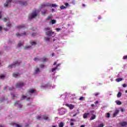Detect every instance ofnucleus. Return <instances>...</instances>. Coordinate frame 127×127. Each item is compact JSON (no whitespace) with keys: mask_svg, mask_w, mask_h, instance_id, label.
Segmentation results:
<instances>
[{"mask_svg":"<svg viewBox=\"0 0 127 127\" xmlns=\"http://www.w3.org/2000/svg\"><path fill=\"white\" fill-rule=\"evenodd\" d=\"M46 12H47V10H45L44 11H42V14H45V13H46Z\"/></svg>","mask_w":127,"mask_h":127,"instance_id":"nucleus-42","label":"nucleus"},{"mask_svg":"<svg viewBox=\"0 0 127 127\" xmlns=\"http://www.w3.org/2000/svg\"><path fill=\"white\" fill-rule=\"evenodd\" d=\"M43 62H46V60H47V59L46 58H43Z\"/></svg>","mask_w":127,"mask_h":127,"instance_id":"nucleus-40","label":"nucleus"},{"mask_svg":"<svg viewBox=\"0 0 127 127\" xmlns=\"http://www.w3.org/2000/svg\"><path fill=\"white\" fill-rule=\"evenodd\" d=\"M6 26H8V27H10V26H11V23H10L9 22H8L6 23Z\"/></svg>","mask_w":127,"mask_h":127,"instance_id":"nucleus-32","label":"nucleus"},{"mask_svg":"<svg viewBox=\"0 0 127 127\" xmlns=\"http://www.w3.org/2000/svg\"><path fill=\"white\" fill-rule=\"evenodd\" d=\"M45 41H47L49 42V40H50V38L49 37H47L44 38Z\"/></svg>","mask_w":127,"mask_h":127,"instance_id":"nucleus-24","label":"nucleus"},{"mask_svg":"<svg viewBox=\"0 0 127 127\" xmlns=\"http://www.w3.org/2000/svg\"><path fill=\"white\" fill-rule=\"evenodd\" d=\"M34 93H36V91H35V90L32 89V94H34Z\"/></svg>","mask_w":127,"mask_h":127,"instance_id":"nucleus-57","label":"nucleus"},{"mask_svg":"<svg viewBox=\"0 0 127 127\" xmlns=\"http://www.w3.org/2000/svg\"><path fill=\"white\" fill-rule=\"evenodd\" d=\"M105 127V125L101 124L98 125V127Z\"/></svg>","mask_w":127,"mask_h":127,"instance_id":"nucleus-38","label":"nucleus"},{"mask_svg":"<svg viewBox=\"0 0 127 127\" xmlns=\"http://www.w3.org/2000/svg\"><path fill=\"white\" fill-rule=\"evenodd\" d=\"M46 35H47V36H52L53 35V37H55V33L54 32L52 31V30L46 32Z\"/></svg>","mask_w":127,"mask_h":127,"instance_id":"nucleus-3","label":"nucleus"},{"mask_svg":"<svg viewBox=\"0 0 127 127\" xmlns=\"http://www.w3.org/2000/svg\"><path fill=\"white\" fill-rule=\"evenodd\" d=\"M42 119L45 120V121H47V120H48V116L43 115Z\"/></svg>","mask_w":127,"mask_h":127,"instance_id":"nucleus-20","label":"nucleus"},{"mask_svg":"<svg viewBox=\"0 0 127 127\" xmlns=\"http://www.w3.org/2000/svg\"><path fill=\"white\" fill-rule=\"evenodd\" d=\"M61 9H64V8H66V7L64 5H62L60 6Z\"/></svg>","mask_w":127,"mask_h":127,"instance_id":"nucleus-36","label":"nucleus"},{"mask_svg":"<svg viewBox=\"0 0 127 127\" xmlns=\"http://www.w3.org/2000/svg\"><path fill=\"white\" fill-rule=\"evenodd\" d=\"M40 67H41V68H44V65H40Z\"/></svg>","mask_w":127,"mask_h":127,"instance_id":"nucleus-62","label":"nucleus"},{"mask_svg":"<svg viewBox=\"0 0 127 127\" xmlns=\"http://www.w3.org/2000/svg\"><path fill=\"white\" fill-rule=\"evenodd\" d=\"M119 125L121 126V127H127V122L126 121L122 122L120 123H119Z\"/></svg>","mask_w":127,"mask_h":127,"instance_id":"nucleus-11","label":"nucleus"},{"mask_svg":"<svg viewBox=\"0 0 127 127\" xmlns=\"http://www.w3.org/2000/svg\"><path fill=\"white\" fill-rule=\"evenodd\" d=\"M39 72H40V69H39V68H36L35 70V73L34 74H37V73H39Z\"/></svg>","mask_w":127,"mask_h":127,"instance_id":"nucleus-19","label":"nucleus"},{"mask_svg":"<svg viewBox=\"0 0 127 127\" xmlns=\"http://www.w3.org/2000/svg\"><path fill=\"white\" fill-rule=\"evenodd\" d=\"M121 111L122 113H124V112H126V110H125L124 108H121Z\"/></svg>","mask_w":127,"mask_h":127,"instance_id":"nucleus-45","label":"nucleus"},{"mask_svg":"<svg viewBox=\"0 0 127 127\" xmlns=\"http://www.w3.org/2000/svg\"><path fill=\"white\" fill-rule=\"evenodd\" d=\"M4 101V98H2V99H0V102H3Z\"/></svg>","mask_w":127,"mask_h":127,"instance_id":"nucleus-55","label":"nucleus"},{"mask_svg":"<svg viewBox=\"0 0 127 127\" xmlns=\"http://www.w3.org/2000/svg\"><path fill=\"white\" fill-rule=\"evenodd\" d=\"M70 126H74V123L71 122L70 124Z\"/></svg>","mask_w":127,"mask_h":127,"instance_id":"nucleus-58","label":"nucleus"},{"mask_svg":"<svg viewBox=\"0 0 127 127\" xmlns=\"http://www.w3.org/2000/svg\"><path fill=\"white\" fill-rule=\"evenodd\" d=\"M21 28H25V25L22 24L17 26V29H21Z\"/></svg>","mask_w":127,"mask_h":127,"instance_id":"nucleus-14","label":"nucleus"},{"mask_svg":"<svg viewBox=\"0 0 127 127\" xmlns=\"http://www.w3.org/2000/svg\"><path fill=\"white\" fill-rule=\"evenodd\" d=\"M70 122H76V120L74 119H70Z\"/></svg>","mask_w":127,"mask_h":127,"instance_id":"nucleus-49","label":"nucleus"},{"mask_svg":"<svg viewBox=\"0 0 127 127\" xmlns=\"http://www.w3.org/2000/svg\"><path fill=\"white\" fill-rule=\"evenodd\" d=\"M94 113H95V111L94 110H91L90 111V113L91 115H93V114H94Z\"/></svg>","mask_w":127,"mask_h":127,"instance_id":"nucleus-41","label":"nucleus"},{"mask_svg":"<svg viewBox=\"0 0 127 127\" xmlns=\"http://www.w3.org/2000/svg\"><path fill=\"white\" fill-rule=\"evenodd\" d=\"M127 59V56H125L123 57V59H124V60H126Z\"/></svg>","mask_w":127,"mask_h":127,"instance_id":"nucleus-50","label":"nucleus"},{"mask_svg":"<svg viewBox=\"0 0 127 127\" xmlns=\"http://www.w3.org/2000/svg\"><path fill=\"white\" fill-rule=\"evenodd\" d=\"M10 3H11V0H7L4 4V6L5 7H10Z\"/></svg>","mask_w":127,"mask_h":127,"instance_id":"nucleus-6","label":"nucleus"},{"mask_svg":"<svg viewBox=\"0 0 127 127\" xmlns=\"http://www.w3.org/2000/svg\"><path fill=\"white\" fill-rule=\"evenodd\" d=\"M90 115V113H85L83 115V119H87L88 118V116Z\"/></svg>","mask_w":127,"mask_h":127,"instance_id":"nucleus-16","label":"nucleus"},{"mask_svg":"<svg viewBox=\"0 0 127 127\" xmlns=\"http://www.w3.org/2000/svg\"><path fill=\"white\" fill-rule=\"evenodd\" d=\"M52 17H53V16L52 15H51L50 16H48L47 18L45 19L46 22H48V20H51L50 21V24H55L56 23L57 21L55 19H52Z\"/></svg>","mask_w":127,"mask_h":127,"instance_id":"nucleus-1","label":"nucleus"},{"mask_svg":"<svg viewBox=\"0 0 127 127\" xmlns=\"http://www.w3.org/2000/svg\"><path fill=\"white\" fill-rule=\"evenodd\" d=\"M95 97H97V96H99V95H100V93L97 92L94 94Z\"/></svg>","mask_w":127,"mask_h":127,"instance_id":"nucleus-48","label":"nucleus"},{"mask_svg":"<svg viewBox=\"0 0 127 127\" xmlns=\"http://www.w3.org/2000/svg\"><path fill=\"white\" fill-rule=\"evenodd\" d=\"M4 78H5V75L4 74H0V79H3Z\"/></svg>","mask_w":127,"mask_h":127,"instance_id":"nucleus-26","label":"nucleus"},{"mask_svg":"<svg viewBox=\"0 0 127 127\" xmlns=\"http://www.w3.org/2000/svg\"><path fill=\"white\" fill-rule=\"evenodd\" d=\"M37 120H39L40 121L41 120H43L42 117L40 116H37Z\"/></svg>","mask_w":127,"mask_h":127,"instance_id":"nucleus-31","label":"nucleus"},{"mask_svg":"<svg viewBox=\"0 0 127 127\" xmlns=\"http://www.w3.org/2000/svg\"><path fill=\"white\" fill-rule=\"evenodd\" d=\"M15 125H16V127H21V126H20V125L18 124H15Z\"/></svg>","mask_w":127,"mask_h":127,"instance_id":"nucleus-54","label":"nucleus"},{"mask_svg":"<svg viewBox=\"0 0 127 127\" xmlns=\"http://www.w3.org/2000/svg\"><path fill=\"white\" fill-rule=\"evenodd\" d=\"M36 44H37V43H36V42H35V41H32V45L33 46V45H36Z\"/></svg>","mask_w":127,"mask_h":127,"instance_id":"nucleus-47","label":"nucleus"},{"mask_svg":"<svg viewBox=\"0 0 127 127\" xmlns=\"http://www.w3.org/2000/svg\"><path fill=\"white\" fill-rule=\"evenodd\" d=\"M4 22H6V21H8L9 20V18H4L3 19Z\"/></svg>","mask_w":127,"mask_h":127,"instance_id":"nucleus-29","label":"nucleus"},{"mask_svg":"<svg viewBox=\"0 0 127 127\" xmlns=\"http://www.w3.org/2000/svg\"><path fill=\"white\" fill-rule=\"evenodd\" d=\"M95 119H96V115H92L90 119V120L93 121V120H95Z\"/></svg>","mask_w":127,"mask_h":127,"instance_id":"nucleus-21","label":"nucleus"},{"mask_svg":"<svg viewBox=\"0 0 127 127\" xmlns=\"http://www.w3.org/2000/svg\"><path fill=\"white\" fill-rule=\"evenodd\" d=\"M16 35L17 37H20V36H23V35H28V33L26 32H24L23 33L19 34V33H17Z\"/></svg>","mask_w":127,"mask_h":127,"instance_id":"nucleus-9","label":"nucleus"},{"mask_svg":"<svg viewBox=\"0 0 127 127\" xmlns=\"http://www.w3.org/2000/svg\"><path fill=\"white\" fill-rule=\"evenodd\" d=\"M94 104H95V105H97V104H99V101H95V102H94Z\"/></svg>","mask_w":127,"mask_h":127,"instance_id":"nucleus-53","label":"nucleus"},{"mask_svg":"<svg viewBox=\"0 0 127 127\" xmlns=\"http://www.w3.org/2000/svg\"><path fill=\"white\" fill-rule=\"evenodd\" d=\"M18 3H20L21 5H26L27 4V1H18Z\"/></svg>","mask_w":127,"mask_h":127,"instance_id":"nucleus-12","label":"nucleus"},{"mask_svg":"<svg viewBox=\"0 0 127 127\" xmlns=\"http://www.w3.org/2000/svg\"><path fill=\"white\" fill-rule=\"evenodd\" d=\"M116 103L117 105H120L123 104V103L121 101H120L119 100L116 101Z\"/></svg>","mask_w":127,"mask_h":127,"instance_id":"nucleus-23","label":"nucleus"},{"mask_svg":"<svg viewBox=\"0 0 127 127\" xmlns=\"http://www.w3.org/2000/svg\"><path fill=\"white\" fill-rule=\"evenodd\" d=\"M65 106L66 107H68V108H69L70 109V110H73V109H74V108H75V106L72 104H65Z\"/></svg>","mask_w":127,"mask_h":127,"instance_id":"nucleus-10","label":"nucleus"},{"mask_svg":"<svg viewBox=\"0 0 127 127\" xmlns=\"http://www.w3.org/2000/svg\"><path fill=\"white\" fill-rule=\"evenodd\" d=\"M20 75V74L18 72H14L12 74L13 77H14V78H17V77H18V76H19Z\"/></svg>","mask_w":127,"mask_h":127,"instance_id":"nucleus-17","label":"nucleus"},{"mask_svg":"<svg viewBox=\"0 0 127 127\" xmlns=\"http://www.w3.org/2000/svg\"><path fill=\"white\" fill-rule=\"evenodd\" d=\"M14 106H18V108H20V109H21L22 108V105L21 104H20V102L19 101H16L14 104Z\"/></svg>","mask_w":127,"mask_h":127,"instance_id":"nucleus-8","label":"nucleus"},{"mask_svg":"<svg viewBox=\"0 0 127 127\" xmlns=\"http://www.w3.org/2000/svg\"><path fill=\"white\" fill-rule=\"evenodd\" d=\"M14 88L13 87H10L9 88V90H14Z\"/></svg>","mask_w":127,"mask_h":127,"instance_id":"nucleus-52","label":"nucleus"},{"mask_svg":"<svg viewBox=\"0 0 127 127\" xmlns=\"http://www.w3.org/2000/svg\"><path fill=\"white\" fill-rule=\"evenodd\" d=\"M29 19L32 20V13H31L29 15Z\"/></svg>","mask_w":127,"mask_h":127,"instance_id":"nucleus-33","label":"nucleus"},{"mask_svg":"<svg viewBox=\"0 0 127 127\" xmlns=\"http://www.w3.org/2000/svg\"><path fill=\"white\" fill-rule=\"evenodd\" d=\"M123 87H124V88H126V87H127V84H123Z\"/></svg>","mask_w":127,"mask_h":127,"instance_id":"nucleus-59","label":"nucleus"},{"mask_svg":"<svg viewBox=\"0 0 127 127\" xmlns=\"http://www.w3.org/2000/svg\"><path fill=\"white\" fill-rule=\"evenodd\" d=\"M24 86H25V84L22 81H20L16 84V88H22Z\"/></svg>","mask_w":127,"mask_h":127,"instance_id":"nucleus-4","label":"nucleus"},{"mask_svg":"<svg viewBox=\"0 0 127 127\" xmlns=\"http://www.w3.org/2000/svg\"><path fill=\"white\" fill-rule=\"evenodd\" d=\"M80 127H85V125H81Z\"/></svg>","mask_w":127,"mask_h":127,"instance_id":"nucleus-64","label":"nucleus"},{"mask_svg":"<svg viewBox=\"0 0 127 127\" xmlns=\"http://www.w3.org/2000/svg\"><path fill=\"white\" fill-rule=\"evenodd\" d=\"M120 97H122V93L119 92L117 94V97L120 98Z\"/></svg>","mask_w":127,"mask_h":127,"instance_id":"nucleus-34","label":"nucleus"},{"mask_svg":"<svg viewBox=\"0 0 127 127\" xmlns=\"http://www.w3.org/2000/svg\"><path fill=\"white\" fill-rule=\"evenodd\" d=\"M64 127V123L63 122H61L59 125V127Z\"/></svg>","mask_w":127,"mask_h":127,"instance_id":"nucleus-25","label":"nucleus"},{"mask_svg":"<svg viewBox=\"0 0 127 127\" xmlns=\"http://www.w3.org/2000/svg\"><path fill=\"white\" fill-rule=\"evenodd\" d=\"M79 101H83L84 100V97H81L79 98Z\"/></svg>","mask_w":127,"mask_h":127,"instance_id":"nucleus-46","label":"nucleus"},{"mask_svg":"<svg viewBox=\"0 0 127 127\" xmlns=\"http://www.w3.org/2000/svg\"><path fill=\"white\" fill-rule=\"evenodd\" d=\"M119 113H120V110L117 109L113 114V118H116Z\"/></svg>","mask_w":127,"mask_h":127,"instance_id":"nucleus-13","label":"nucleus"},{"mask_svg":"<svg viewBox=\"0 0 127 127\" xmlns=\"http://www.w3.org/2000/svg\"><path fill=\"white\" fill-rule=\"evenodd\" d=\"M23 45V44H22V43H21V42H19L17 45V47H20L21 46H22Z\"/></svg>","mask_w":127,"mask_h":127,"instance_id":"nucleus-27","label":"nucleus"},{"mask_svg":"<svg viewBox=\"0 0 127 127\" xmlns=\"http://www.w3.org/2000/svg\"><path fill=\"white\" fill-rule=\"evenodd\" d=\"M64 5H65V6H68V5H69V3H64Z\"/></svg>","mask_w":127,"mask_h":127,"instance_id":"nucleus-56","label":"nucleus"},{"mask_svg":"<svg viewBox=\"0 0 127 127\" xmlns=\"http://www.w3.org/2000/svg\"><path fill=\"white\" fill-rule=\"evenodd\" d=\"M52 6L53 7H57V5L56 4H52Z\"/></svg>","mask_w":127,"mask_h":127,"instance_id":"nucleus-43","label":"nucleus"},{"mask_svg":"<svg viewBox=\"0 0 127 127\" xmlns=\"http://www.w3.org/2000/svg\"><path fill=\"white\" fill-rule=\"evenodd\" d=\"M20 64V63L17 62H15L13 64L8 66V68H12L15 67L16 66H18Z\"/></svg>","mask_w":127,"mask_h":127,"instance_id":"nucleus-7","label":"nucleus"},{"mask_svg":"<svg viewBox=\"0 0 127 127\" xmlns=\"http://www.w3.org/2000/svg\"><path fill=\"white\" fill-rule=\"evenodd\" d=\"M110 117H111V114H110L109 113H107L106 114V118H110Z\"/></svg>","mask_w":127,"mask_h":127,"instance_id":"nucleus-35","label":"nucleus"},{"mask_svg":"<svg viewBox=\"0 0 127 127\" xmlns=\"http://www.w3.org/2000/svg\"><path fill=\"white\" fill-rule=\"evenodd\" d=\"M34 61H35L36 62H38V61H40V59L39 58V57H37L34 59Z\"/></svg>","mask_w":127,"mask_h":127,"instance_id":"nucleus-22","label":"nucleus"},{"mask_svg":"<svg viewBox=\"0 0 127 127\" xmlns=\"http://www.w3.org/2000/svg\"><path fill=\"white\" fill-rule=\"evenodd\" d=\"M98 19H102V17H101V16H99L98 17Z\"/></svg>","mask_w":127,"mask_h":127,"instance_id":"nucleus-60","label":"nucleus"},{"mask_svg":"<svg viewBox=\"0 0 127 127\" xmlns=\"http://www.w3.org/2000/svg\"><path fill=\"white\" fill-rule=\"evenodd\" d=\"M56 30H57V31H60V30H61V28H57L56 29Z\"/></svg>","mask_w":127,"mask_h":127,"instance_id":"nucleus-51","label":"nucleus"},{"mask_svg":"<svg viewBox=\"0 0 127 127\" xmlns=\"http://www.w3.org/2000/svg\"><path fill=\"white\" fill-rule=\"evenodd\" d=\"M32 95V89H30L27 94V96H22V99H26L28 96H31Z\"/></svg>","mask_w":127,"mask_h":127,"instance_id":"nucleus-5","label":"nucleus"},{"mask_svg":"<svg viewBox=\"0 0 127 127\" xmlns=\"http://www.w3.org/2000/svg\"><path fill=\"white\" fill-rule=\"evenodd\" d=\"M45 6H51V4L50 3H47L45 4H43L41 5V7H45Z\"/></svg>","mask_w":127,"mask_h":127,"instance_id":"nucleus-18","label":"nucleus"},{"mask_svg":"<svg viewBox=\"0 0 127 127\" xmlns=\"http://www.w3.org/2000/svg\"><path fill=\"white\" fill-rule=\"evenodd\" d=\"M36 16L39 18V11L37 10H34L32 12V19L35 18Z\"/></svg>","mask_w":127,"mask_h":127,"instance_id":"nucleus-2","label":"nucleus"},{"mask_svg":"<svg viewBox=\"0 0 127 127\" xmlns=\"http://www.w3.org/2000/svg\"><path fill=\"white\" fill-rule=\"evenodd\" d=\"M77 116V113L73 115V117H76Z\"/></svg>","mask_w":127,"mask_h":127,"instance_id":"nucleus-63","label":"nucleus"},{"mask_svg":"<svg viewBox=\"0 0 127 127\" xmlns=\"http://www.w3.org/2000/svg\"><path fill=\"white\" fill-rule=\"evenodd\" d=\"M60 114L61 115H64V114H65V112H62V110H60Z\"/></svg>","mask_w":127,"mask_h":127,"instance_id":"nucleus-37","label":"nucleus"},{"mask_svg":"<svg viewBox=\"0 0 127 127\" xmlns=\"http://www.w3.org/2000/svg\"><path fill=\"white\" fill-rule=\"evenodd\" d=\"M14 98H17V96H15V95L12 94V99L13 100H14V99H15Z\"/></svg>","mask_w":127,"mask_h":127,"instance_id":"nucleus-39","label":"nucleus"},{"mask_svg":"<svg viewBox=\"0 0 127 127\" xmlns=\"http://www.w3.org/2000/svg\"><path fill=\"white\" fill-rule=\"evenodd\" d=\"M56 70H57V67H56L55 68H53L52 69V72H54V71H56Z\"/></svg>","mask_w":127,"mask_h":127,"instance_id":"nucleus-44","label":"nucleus"},{"mask_svg":"<svg viewBox=\"0 0 127 127\" xmlns=\"http://www.w3.org/2000/svg\"><path fill=\"white\" fill-rule=\"evenodd\" d=\"M59 66H60V64H58L57 65V68H58V67H59Z\"/></svg>","mask_w":127,"mask_h":127,"instance_id":"nucleus-61","label":"nucleus"},{"mask_svg":"<svg viewBox=\"0 0 127 127\" xmlns=\"http://www.w3.org/2000/svg\"><path fill=\"white\" fill-rule=\"evenodd\" d=\"M32 46V42H30V45H26L24 47V49H30V48Z\"/></svg>","mask_w":127,"mask_h":127,"instance_id":"nucleus-15","label":"nucleus"},{"mask_svg":"<svg viewBox=\"0 0 127 127\" xmlns=\"http://www.w3.org/2000/svg\"><path fill=\"white\" fill-rule=\"evenodd\" d=\"M45 30L46 32H47V31H50V27H48L45 28Z\"/></svg>","mask_w":127,"mask_h":127,"instance_id":"nucleus-28","label":"nucleus"},{"mask_svg":"<svg viewBox=\"0 0 127 127\" xmlns=\"http://www.w3.org/2000/svg\"><path fill=\"white\" fill-rule=\"evenodd\" d=\"M117 82H121V81H123V78H118L116 79Z\"/></svg>","mask_w":127,"mask_h":127,"instance_id":"nucleus-30","label":"nucleus"}]
</instances>
